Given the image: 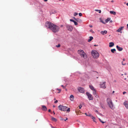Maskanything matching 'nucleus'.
<instances>
[{"label":"nucleus","instance_id":"nucleus-28","mask_svg":"<svg viewBox=\"0 0 128 128\" xmlns=\"http://www.w3.org/2000/svg\"><path fill=\"white\" fill-rule=\"evenodd\" d=\"M74 24L75 25H77L78 24L77 22L75 21H74Z\"/></svg>","mask_w":128,"mask_h":128},{"label":"nucleus","instance_id":"nucleus-12","mask_svg":"<svg viewBox=\"0 0 128 128\" xmlns=\"http://www.w3.org/2000/svg\"><path fill=\"white\" fill-rule=\"evenodd\" d=\"M124 28V26H121L120 28L117 30V32H120L122 33V32H120V31L122 30Z\"/></svg>","mask_w":128,"mask_h":128},{"label":"nucleus","instance_id":"nucleus-9","mask_svg":"<svg viewBox=\"0 0 128 128\" xmlns=\"http://www.w3.org/2000/svg\"><path fill=\"white\" fill-rule=\"evenodd\" d=\"M106 82H104L102 84H100V88H105L106 86H105V84L106 83Z\"/></svg>","mask_w":128,"mask_h":128},{"label":"nucleus","instance_id":"nucleus-39","mask_svg":"<svg viewBox=\"0 0 128 128\" xmlns=\"http://www.w3.org/2000/svg\"><path fill=\"white\" fill-rule=\"evenodd\" d=\"M99 10H95V11H97V12H98V11H99Z\"/></svg>","mask_w":128,"mask_h":128},{"label":"nucleus","instance_id":"nucleus-26","mask_svg":"<svg viewBox=\"0 0 128 128\" xmlns=\"http://www.w3.org/2000/svg\"><path fill=\"white\" fill-rule=\"evenodd\" d=\"M88 116L90 117L91 118H92L94 117V116H92V115H91V114H89L88 115Z\"/></svg>","mask_w":128,"mask_h":128},{"label":"nucleus","instance_id":"nucleus-20","mask_svg":"<svg viewBox=\"0 0 128 128\" xmlns=\"http://www.w3.org/2000/svg\"><path fill=\"white\" fill-rule=\"evenodd\" d=\"M110 12L111 14H112L114 15H115L116 14V12H115L114 11H110Z\"/></svg>","mask_w":128,"mask_h":128},{"label":"nucleus","instance_id":"nucleus-6","mask_svg":"<svg viewBox=\"0 0 128 128\" xmlns=\"http://www.w3.org/2000/svg\"><path fill=\"white\" fill-rule=\"evenodd\" d=\"M66 27L68 30L72 31L73 29L72 27L71 26L68 24H66Z\"/></svg>","mask_w":128,"mask_h":128},{"label":"nucleus","instance_id":"nucleus-41","mask_svg":"<svg viewBox=\"0 0 128 128\" xmlns=\"http://www.w3.org/2000/svg\"><path fill=\"white\" fill-rule=\"evenodd\" d=\"M85 114L86 115V116H88V115L86 113H85Z\"/></svg>","mask_w":128,"mask_h":128},{"label":"nucleus","instance_id":"nucleus-21","mask_svg":"<svg viewBox=\"0 0 128 128\" xmlns=\"http://www.w3.org/2000/svg\"><path fill=\"white\" fill-rule=\"evenodd\" d=\"M74 18L78 22V21H81V20L80 19H79L78 18H76L74 17Z\"/></svg>","mask_w":128,"mask_h":128},{"label":"nucleus","instance_id":"nucleus-58","mask_svg":"<svg viewBox=\"0 0 128 128\" xmlns=\"http://www.w3.org/2000/svg\"><path fill=\"white\" fill-rule=\"evenodd\" d=\"M122 64L124 65L125 64Z\"/></svg>","mask_w":128,"mask_h":128},{"label":"nucleus","instance_id":"nucleus-22","mask_svg":"<svg viewBox=\"0 0 128 128\" xmlns=\"http://www.w3.org/2000/svg\"><path fill=\"white\" fill-rule=\"evenodd\" d=\"M110 20V18H108L105 20V22H108Z\"/></svg>","mask_w":128,"mask_h":128},{"label":"nucleus","instance_id":"nucleus-2","mask_svg":"<svg viewBox=\"0 0 128 128\" xmlns=\"http://www.w3.org/2000/svg\"><path fill=\"white\" fill-rule=\"evenodd\" d=\"M59 110L62 111H66L68 112H69L70 111V109L69 108H68L66 106H64L62 105H60L58 107Z\"/></svg>","mask_w":128,"mask_h":128},{"label":"nucleus","instance_id":"nucleus-11","mask_svg":"<svg viewBox=\"0 0 128 128\" xmlns=\"http://www.w3.org/2000/svg\"><path fill=\"white\" fill-rule=\"evenodd\" d=\"M124 104L126 108L128 109V101H125L124 102Z\"/></svg>","mask_w":128,"mask_h":128},{"label":"nucleus","instance_id":"nucleus-48","mask_svg":"<svg viewBox=\"0 0 128 128\" xmlns=\"http://www.w3.org/2000/svg\"><path fill=\"white\" fill-rule=\"evenodd\" d=\"M127 28H128V24H127Z\"/></svg>","mask_w":128,"mask_h":128},{"label":"nucleus","instance_id":"nucleus-10","mask_svg":"<svg viewBox=\"0 0 128 128\" xmlns=\"http://www.w3.org/2000/svg\"><path fill=\"white\" fill-rule=\"evenodd\" d=\"M93 94L95 96L96 98H98L99 96L97 94L96 90H95L93 91Z\"/></svg>","mask_w":128,"mask_h":128},{"label":"nucleus","instance_id":"nucleus-49","mask_svg":"<svg viewBox=\"0 0 128 128\" xmlns=\"http://www.w3.org/2000/svg\"><path fill=\"white\" fill-rule=\"evenodd\" d=\"M111 2H114V1L113 0H112L111 1Z\"/></svg>","mask_w":128,"mask_h":128},{"label":"nucleus","instance_id":"nucleus-60","mask_svg":"<svg viewBox=\"0 0 128 128\" xmlns=\"http://www.w3.org/2000/svg\"><path fill=\"white\" fill-rule=\"evenodd\" d=\"M106 127H107V126H106Z\"/></svg>","mask_w":128,"mask_h":128},{"label":"nucleus","instance_id":"nucleus-1","mask_svg":"<svg viewBox=\"0 0 128 128\" xmlns=\"http://www.w3.org/2000/svg\"><path fill=\"white\" fill-rule=\"evenodd\" d=\"M45 26L47 28H49L53 32H56L59 30L60 28L58 26L55 25L50 22H46Z\"/></svg>","mask_w":128,"mask_h":128},{"label":"nucleus","instance_id":"nucleus-43","mask_svg":"<svg viewBox=\"0 0 128 128\" xmlns=\"http://www.w3.org/2000/svg\"><path fill=\"white\" fill-rule=\"evenodd\" d=\"M76 114H78V113L77 112V111H76Z\"/></svg>","mask_w":128,"mask_h":128},{"label":"nucleus","instance_id":"nucleus-35","mask_svg":"<svg viewBox=\"0 0 128 128\" xmlns=\"http://www.w3.org/2000/svg\"><path fill=\"white\" fill-rule=\"evenodd\" d=\"M61 86L63 88H65V87L63 85H62Z\"/></svg>","mask_w":128,"mask_h":128},{"label":"nucleus","instance_id":"nucleus-5","mask_svg":"<svg viewBox=\"0 0 128 128\" xmlns=\"http://www.w3.org/2000/svg\"><path fill=\"white\" fill-rule=\"evenodd\" d=\"M78 52L82 57H83L84 58H87V56L86 54L84 52L83 50H78Z\"/></svg>","mask_w":128,"mask_h":128},{"label":"nucleus","instance_id":"nucleus-56","mask_svg":"<svg viewBox=\"0 0 128 128\" xmlns=\"http://www.w3.org/2000/svg\"><path fill=\"white\" fill-rule=\"evenodd\" d=\"M62 0V1H64V0Z\"/></svg>","mask_w":128,"mask_h":128},{"label":"nucleus","instance_id":"nucleus-31","mask_svg":"<svg viewBox=\"0 0 128 128\" xmlns=\"http://www.w3.org/2000/svg\"><path fill=\"white\" fill-rule=\"evenodd\" d=\"M70 20L71 22H74V21H75L74 20H72V19H70Z\"/></svg>","mask_w":128,"mask_h":128},{"label":"nucleus","instance_id":"nucleus-59","mask_svg":"<svg viewBox=\"0 0 128 128\" xmlns=\"http://www.w3.org/2000/svg\"><path fill=\"white\" fill-rule=\"evenodd\" d=\"M56 100V99H55V98L54 99V100Z\"/></svg>","mask_w":128,"mask_h":128},{"label":"nucleus","instance_id":"nucleus-30","mask_svg":"<svg viewBox=\"0 0 128 128\" xmlns=\"http://www.w3.org/2000/svg\"><path fill=\"white\" fill-rule=\"evenodd\" d=\"M60 44H58V45H56V46L58 48L59 47H60Z\"/></svg>","mask_w":128,"mask_h":128},{"label":"nucleus","instance_id":"nucleus-19","mask_svg":"<svg viewBox=\"0 0 128 128\" xmlns=\"http://www.w3.org/2000/svg\"><path fill=\"white\" fill-rule=\"evenodd\" d=\"M89 38H90L88 40V42H90L93 39V37L92 36H90Z\"/></svg>","mask_w":128,"mask_h":128},{"label":"nucleus","instance_id":"nucleus-38","mask_svg":"<svg viewBox=\"0 0 128 128\" xmlns=\"http://www.w3.org/2000/svg\"><path fill=\"white\" fill-rule=\"evenodd\" d=\"M99 13H101V10H99Z\"/></svg>","mask_w":128,"mask_h":128},{"label":"nucleus","instance_id":"nucleus-3","mask_svg":"<svg viewBox=\"0 0 128 128\" xmlns=\"http://www.w3.org/2000/svg\"><path fill=\"white\" fill-rule=\"evenodd\" d=\"M91 54L94 58H97L99 56V54L95 50H92Z\"/></svg>","mask_w":128,"mask_h":128},{"label":"nucleus","instance_id":"nucleus-24","mask_svg":"<svg viewBox=\"0 0 128 128\" xmlns=\"http://www.w3.org/2000/svg\"><path fill=\"white\" fill-rule=\"evenodd\" d=\"M92 119L93 120L94 122H95L96 123V120L95 118L94 117V116L92 118Z\"/></svg>","mask_w":128,"mask_h":128},{"label":"nucleus","instance_id":"nucleus-16","mask_svg":"<svg viewBox=\"0 0 128 128\" xmlns=\"http://www.w3.org/2000/svg\"><path fill=\"white\" fill-rule=\"evenodd\" d=\"M70 99L71 101H73L74 99V96L72 95H71L70 97Z\"/></svg>","mask_w":128,"mask_h":128},{"label":"nucleus","instance_id":"nucleus-7","mask_svg":"<svg viewBox=\"0 0 128 128\" xmlns=\"http://www.w3.org/2000/svg\"><path fill=\"white\" fill-rule=\"evenodd\" d=\"M86 95L88 96V98L90 100H92L93 98L91 94L87 92L86 93Z\"/></svg>","mask_w":128,"mask_h":128},{"label":"nucleus","instance_id":"nucleus-33","mask_svg":"<svg viewBox=\"0 0 128 128\" xmlns=\"http://www.w3.org/2000/svg\"><path fill=\"white\" fill-rule=\"evenodd\" d=\"M79 15L80 16H82V14L81 13H79Z\"/></svg>","mask_w":128,"mask_h":128},{"label":"nucleus","instance_id":"nucleus-53","mask_svg":"<svg viewBox=\"0 0 128 128\" xmlns=\"http://www.w3.org/2000/svg\"><path fill=\"white\" fill-rule=\"evenodd\" d=\"M66 119H65V120H64L65 121H66Z\"/></svg>","mask_w":128,"mask_h":128},{"label":"nucleus","instance_id":"nucleus-44","mask_svg":"<svg viewBox=\"0 0 128 128\" xmlns=\"http://www.w3.org/2000/svg\"><path fill=\"white\" fill-rule=\"evenodd\" d=\"M48 0H44L45 1V2H47V1H48Z\"/></svg>","mask_w":128,"mask_h":128},{"label":"nucleus","instance_id":"nucleus-54","mask_svg":"<svg viewBox=\"0 0 128 128\" xmlns=\"http://www.w3.org/2000/svg\"><path fill=\"white\" fill-rule=\"evenodd\" d=\"M123 60H124L125 59H123Z\"/></svg>","mask_w":128,"mask_h":128},{"label":"nucleus","instance_id":"nucleus-8","mask_svg":"<svg viewBox=\"0 0 128 128\" xmlns=\"http://www.w3.org/2000/svg\"><path fill=\"white\" fill-rule=\"evenodd\" d=\"M78 90L81 93H84V90L83 88L81 87H78Z\"/></svg>","mask_w":128,"mask_h":128},{"label":"nucleus","instance_id":"nucleus-15","mask_svg":"<svg viewBox=\"0 0 128 128\" xmlns=\"http://www.w3.org/2000/svg\"><path fill=\"white\" fill-rule=\"evenodd\" d=\"M107 32L106 30H105L104 31H102L100 32V33L102 35H104V34H106Z\"/></svg>","mask_w":128,"mask_h":128},{"label":"nucleus","instance_id":"nucleus-36","mask_svg":"<svg viewBox=\"0 0 128 128\" xmlns=\"http://www.w3.org/2000/svg\"><path fill=\"white\" fill-rule=\"evenodd\" d=\"M58 102V100H56L54 102V103H55L56 104V103H57Z\"/></svg>","mask_w":128,"mask_h":128},{"label":"nucleus","instance_id":"nucleus-45","mask_svg":"<svg viewBox=\"0 0 128 128\" xmlns=\"http://www.w3.org/2000/svg\"><path fill=\"white\" fill-rule=\"evenodd\" d=\"M94 46H98V45H96L95 44V45H94Z\"/></svg>","mask_w":128,"mask_h":128},{"label":"nucleus","instance_id":"nucleus-50","mask_svg":"<svg viewBox=\"0 0 128 128\" xmlns=\"http://www.w3.org/2000/svg\"><path fill=\"white\" fill-rule=\"evenodd\" d=\"M53 107H54H54H55V106H54H54H53Z\"/></svg>","mask_w":128,"mask_h":128},{"label":"nucleus","instance_id":"nucleus-13","mask_svg":"<svg viewBox=\"0 0 128 128\" xmlns=\"http://www.w3.org/2000/svg\"><path fill=\"white\" fill-rule=\"evenodd\" d=\"M116 48L119 51H121L123 50L122 48L118 46V45L116 46Z\"/></svg>","mask_w":128,"mask_h":128},{"label":"nucleus","instance_id":"nucleus-4","mask_svg":"<svg viewBox=\"0 0 128 128\" xmlns=\"http://www.w3.org/2000/svg\"><path fill=\"white\" fill-rule=\"evenodd\" d=\"M107 102L110 107L113 110L114 107L113 105L112 100L110 98H108L107 100Z\"/></svg>","mask_w":128,"mask_h":128},{"label":"nucleus","instance_id":"nucleus-32","mask_svg":"<svg viewBox=\"0 0 128 128\" xmlns=\"http://www.w3.org/2000/svg\"><path fill=\"white\" fill-rule=\"evenodd\" d=\"M82 107V106L81 105H80L79 106V108L80 109Z\"/></svg>","mask_w":128,"mask_h":128},{"label":"nucleus","instance_id":"nucleus-46","mask_svg":"<svg viewBox=\"0 0 128 128\" xmlns=\"http://www.w3.org/2000/svg\"><path fill=\"white\" fill-rule=\"evenodd\" d=\"M126 5L127 6H128V3H127L126 4Z\"/></svg>","mask_w":128,"mask_h":128},{"label":"nucleus","instance_id":"nucleus-52","mask_svg":"<svg viewBox=\"0 0 128 128\" xmlns=\"http://www.w3.org/2000/svg\"><path fill=\"white\" fill-rule=\"evenodd\" d=\"M53 112H54V114H55V113H54V111Z\"/></svg>","mask_w":128,"mask_h":128},{"label":"nucleus","instance_id":"nucleus-55","mask_svg":"<svg viewBox=\"0 0 128 128\" xmlns=\"http://www.w3.org/2000/svg\"><path fill=\"white\" fill-rule=\"evenodd\" d=\"M114 91H113V93H114Z\"/></svg>","mask_w":128,"mask_h":128},{"label":"nucleus","instance_id":"nucleus-40","mask_svg":"<svg viewBox=\"0 0 128 128\" xmlns=\"http://www.w3.org/2000/svg\"><path fill=\"white\" fill-rule=\"evenodd\" d=\"M51 110L50 109H49L48 110V112H50L51 111Z\"/></svg>","mask_w":128,"mask_h":128},{"label":"nucleus","instance_id":"nucleus-18","mask_svg":"<svg viewBox=\"0 0 128 128\" xmlns=\"http://www.w3.org/2000/svg\"><path fill=\"white\" fill-rule=\"evenodd\" d=\"M89 87L93 91L95 90V89L93 87V86H92L90 85Z\"/></svg>","mask_w":128,"mask_h":128},{"label":"nucleus","instance_id":"nucleus-14","mask_svg":"<svg viewBox=\"0 0 128 128\" xmlns=\"http://www.w3.org/2000/svg\"><path fill=\"white\" fill-rule=\"evenodd\" d=\"M42 110L45 111L47 109L46 106L42 105Z\"/></svg>","mask_w":128,"mask_h":128},{"label":"nucleus","instance_id":"nucleus-47","mask_svg":"<svg viewBox=\"0 0 128 128\" xmlns=\"http://www.w3.org/2000/svg\"><path fill=\"white\" fill-rule=\"evenodd\" d=\"M112 22V20H110V22Z\"/></svg>","mask_w":128,"mask_h":128},{"label":"nucleus","instance_id":"nucleus-37","mask_svg":"<svg viewBox=\"0 0 128 128\" xmlns=\"http://www.w3.org/2000/svg\"><path fill=\"white\" fill-rule=\"evenodd\" d=\"M126 93V92H123V94H124Z\"/></svg>","mask_w":128,"mask_h":128},{"label":"nucleus","instance_id":"nucleus-25","mask_svg":"<svg viewBox=\"0 0 128 128\" xmlns=\"http://www.w3.org/2000/svg\"><path fill=\"white\" fill-rule=\"evenodd\" d=\"M52 120L55 122H56L57 120L56 119V118L53 117L52 118Z\"/></svg>","mask_w":128,"mask_h":128},{"label":"nucleus","instance_id":"nucleus-42","mask_svg":"<svg viewBox=\"0 0 128 128\" xmlns=\"http://www.w3.org/2000/svg\"><path fill=\"white\" fill-rule=\"evenodd\" d=\"M63 25H62L61 26H60L61 27H63Z\"/></svg>","mask_w":128,"mask_h":128},{"label":"nucleus","instance_id":"nucleus-29","mask_svg":"<svg viewBox=\"0 0 128 128\" xmlns=\"http://www.w3.org/2000/svg\"><path fill=\"white\" fill-rule=\"evenodd\" d=\"M99 119L100 121V122H101L102 123H104L105 122H104L102 121V120L100 119Z\"/></svg>","mask_w":128,"mask_h":128},{"label":"nucleus","instance_id":"nucleus-51","mask_svg":"<svg viewBox=\"0 0 128 128\" xmlns=\"http://www.w3.org/2000/svg\"><path fill=\"white\" fill-rule=\"evenodd\" d=\"M90 26V27H92V26Z\"/></svg>","mask_w":128,"mask_h":128},{"label":"nucleus","instance_id":"nucleus-17","mask_svg":"<svg viewBox=\"0 0 128 128\" xmlns=\"http://www.w3.org/2000/svg\"><path fill=\"white\" fill-rule=\"evenodd\" d=\"M114 45V43L113 42H110L109 43V46L110 47H112Z\"/></svg>","mask_w":128,"mask_h":128},{"label":"nucleus","instance_id":"nucleus-57","mask_svg":"<svg viewBox=\"0 0 128 128\" xmlns=\"http://www.w3.org/2000/svg\"><path fill=\"white\" fill-rule=\"evenodd\" d=\"M68 120V118H66V120Z\"/></svg>","mask_w":128,"mask_h":128},{"label":"nucleus","instance_id":"nucleus-27","mask_svg":"<svg viewBox=\"0 0 128 128\" xmlns=\"http://www.w3.org/2000/svg\"><path fill=\"white\" fill-rule=\"evenodd\" d=\"M78 13H76V12H75L74 13V16H76L77 15H78Z\"/></svg>","mask_w":128,"mask_h":128},{"label":"nucleus","instance_id":"nucleus-23","mask_svg":"<svg viewBox=\"0 0 128 128\" xmlns=\"http://www.w3.org/2000/svg\"><path fill=\"white\" fill-rule=\"evenodd\" d=\"M116 51V49L114 48L112 49L111 50V52L113 53H114Z\"/></svg>","mask_w":128,"mask_h":128},{"label":"nucleus","instance_id":"nucleus-34","mask_svg":"<svg viewBox=\"0 0 128 128\" xmlns=\"http://www.w3.org/2000/svg\"><path fill=\"white\" fill-rule=\"evenodd\" d=\"M58 90L59 91V92H58V93H60L61 91V90L60 89H58Z\"/></svg>","mask_w":128,"mask_h":128}]
</instances>
